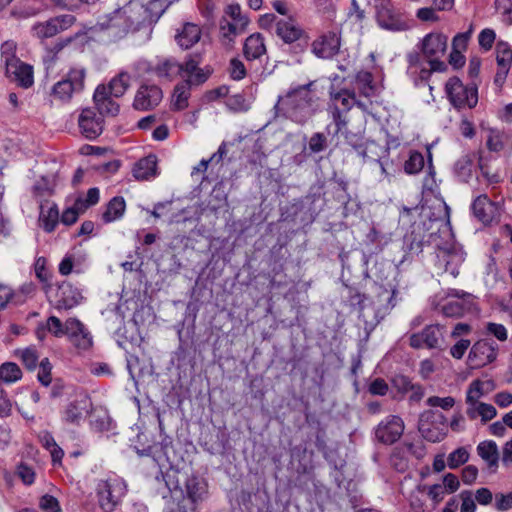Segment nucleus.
I'll list each match as a JSON object with an SVG mask.
<instances>
[{"mask_svg":"<svg viewBox=\"0 0 512 512\" xmlns=\"http://www.w3.org/2000/svg\"><path fill=\"white\" fill-rule=\"evenodd\" d=\"M174 0H118L117 8L98 18L97 31L113 40L156 23Z\"/></svg>","mask_w":512,"mask_h":512,"instance_id":"f257e3e1","label":"nucleus"},{"mask_svg":"<svg viewBox=\"0 0 512 512\" xmlns=\"http://www.w3.org/2000/svg\"><path fill=\"white\" fill-rule=\"evenodd\" d=\"M448 38L440 32H431L423 37L418 44L421 55L427 61L429 70H422V78L431 72H444L446 64L441 60L447 50Z\"/></svg>","mask_w":512,"mask_h":512,"instance_id":"f03ea898","label":"nucleus"},{"mask_svg":"<svg viewBox=\"0 0 512 512\" xmlns=\"http://www.w3.org/2000/svg\"><path fill=\"white\" fill-rule=\"evenodd\" d=\"M310 85L293 89L283 100V104L287 106L289 117L300 124L305 123L314 112L315 97L309 90Z\"/></svg>","mask_w":512,"mask_h":512,"instance_id":"7ed1b4c3","label":"nucleus"},{"mask_svg":"<svg viewBox=\"0 0 512 512\" xmlns=\"http://www.w3.org/2000/svg\"><path fill=\"white\" fill-rule=\"evenodd\" d=\"M127 486L117 475H109L99 479L96 484V495L99 507L104 512H113L125 496Z\"/></svg>","mask_w":512,"mask_h":512,"instance_id":"20e7f679","label":"nucleus"},{"mask_svg":"<svg viewBox=\"0 0 512 512\" xmlns=\"http://www.w3.org/2000/svg\"><path fill=\"white\" fill-rule=\"evenodd\" d=\"M448 100L454 108L473 109L478 103V89L475 85H464L457 77L450 78L445 85Z\"/></svg>","mask_w":512,"mask_h":512,"instance_id":"39448f33","label":"nucleus"},{"mask_svg":"<svg viewBox=\"0 0 512 512\" xmlns=\"http://www.w3.org/2000/svg\"><path fill=\"white\" fill-rule=\"evenodd\" d=\"M76 19L71 14L59 15L46 21L36 22L31 27V34L39 40L52 38L74 25Z\"/></svg>","mask_w":512,"mask_h":512,"instance_id":"423d86ee","label":"nucleus"},{"mask_svg":"<svg viewBox=\"0 0 512 512\" xmlns=\"http://www.w3.org/2000/svg\"><path fill=\"white\" fill-rule=\"evenodd\" d=\"M84 78V68H72L65 79L58 81L53 86L52 95L60 101H69L74 92H78L83 88Z\"/></svg>","mask_w":512,"mask_h":512,"instance_id":"0eeeda50","label":"nucleus"},{"mask_svg":"<svg viewBox=\"0 0 512 512\" xmlns=\"http://www.w3.org/2000/svg\"><path fill=\"white\" fill-rule=\"evenodd\" d=\"M450 298L441 307V312L447 317H461L473 310L475 303L471 294L456 289H451L447 293Z\"/></svg>","mask_w":512,"mask_h":512,"instance_id":"6e6552de","label":"nucleus"},{"mask_svg":"<svg viewBox=\"0 0 512 512\" xmlns=\"http://www.w3.org/2000/svg\"><path fill=\"white\" fill-rule=\"evenodd\" d=\"M167 72L176 70L181 78L184 79L182 83H188L189 85H200L208 79V73L204 72L198 67V63L190 59L183 64H178L172 59L165 60L163 63Z\"/></svg>","mask_w":512,"mask_h":512,"instance_id":"1a4fd4ad","label":"nucleus"},{"mask_svg":"<svg viewBox=\"0 0 512 512\" xmlns=\"http://www.w3.org/2000/svg\"><path fill=\"white\" fill-rule=\"evenodd\" d=\"M405 429L403 419L397 415H389L384 418L375 428V438L386 445L397 442Z\"/></svg>","mask_w":512,"mask_h":512,"instance_id":"9d476101","label":"nucleus"},{"mask_svg":"<svg viewBox=\"0 0 512 512\" xmlns=\"http://www.w3.org/2000/svg\"><path fill=\"white\" fill-rule=\"evenodd\" d=\"M498 345L490 339H481L474 343L469 353L473 368H480L494 362L498 355Z\"/></svg>","mask_w":512,"mask_h":512,"instance_id":"9b49d317","label":"nucleus"},{"mask_svg":"<svg viewBox=\"0 0 512 512\" xmlns=\"http://www.w3.org/2000/svg\"><path fill=\"white\" fill-rule=\"evenodd\" d=\"M442 339L443 327L440 325H428L421 332L410 336V345L416 349H435L440 346Z\"/></svg>","mask_w":512,"mask_h":512,"instance_id":"f8f14e48","label":"nucleus"},{"mask_svg":"<svg viewBox=\"0 0 512 512\" xmlns=\"http://www.w3.org/2000/svg\"><path fill=\"white\" fill-rule=\"evenodd\" d=\"M465 254L460 248L440 249L437 254V266L452 277L459 274V267L464 262Z\"/></svg>","mask_w":512,"mask_h":512,"instance_id":"ddd939ff","label":"nucleus"},{"mask_svg":"<svg viewBox=\"0 0 512 512\" xmlns=\"http://www.w3.org/2000/svg\"><path fill=\"white\" fill-rule=\"evenodd\" d=\"M162 90L156 85H142L136 92L133 106L137 110L146 111L155 108L162 101Z\"/></svg>","mask_w":512,"mask_h":512,"instance_id":"4468645a","label":"nucleus"},{"mask_svg":"<svg viewBox=\"0 0 512 512\" xmlns=\"http://www.w3.org/2000/svg\"><path fill=\"white\" fill-rule=\"evenodd\" d=\"M79 128L88 139H94L103 131V119L91 109H83L78 118Z\"/></svg>","mask_w":512,"mask_h":512,"instance_id":"2eb2a0df","label":"nucleus"},{"mask_svg":"<svg viewBox=\"0 0 512 512\" xmlns=\"http://www.w3.org/2000/svg\"><path fill=\"white\" fill-rule=\"evenodd\" d=\"M340 48V37L335 32H329L316 39L312 44L313 53L323 59L336 55Z\"/></svg>","mask_w":512,"mask_h":512,"instance_id":"dca6fc26","label":"nucleus"},{"mask_svg":"<svg viewBox=\"0 0 512 512\" xmlns=\"http://www.w3.org/2000/svg\"><path fill=\"white\" fill-rule=\"evenodd\" d=\"M68 337L71 343L79 348L86 350L92 345V337L85 329L84 325L76 318L67 320Z\"/></svg>","mask_w":512,"mask_h":512,"instance_id":"f3484780","label":"nucleus"},{"mask_svg":"<svg viewBox=\"0 0 512 512\" xmlns=\"http://www.w3.org/2000/svg\"><path fill=\"white\" fill-rule=\"evenodd\" d=\"M6 74L22 87L28 88L33 84L32 67L21 62L19 59L8 62V66H6Z\"/></svg>","mask_w":512,"mask_h":512,"instance_id":"a211bd4d","label":"nucleus"},{"mask_svg":"<svg viewBox=\"0 0 512 512\" xmlns=\"http://www.w3.org/2000/svg\"><path fill=\"white\" fill-rule=\"evenodd\" d=\"M248 23V20L238 19L234 22L227 17H222L220 21V38L222 43L230 46L234 39L245 31Z\"/></svg>","mask_w":512,"mask_h":512,"instance_id":"6ab92c4d","label":"nucleus"},{"mask_svg":"<svg viewBox=\"0 0 512 512\" xmlns=\"http://www.w3.org/2000/svg\"><path fill=\"white\" fill-rule=\"evenodd\" d=\"M90 408V399L87 396H81L66 407L63 419L70 424H79L89 413Z\"/></svg>","mask_w":512,"mask_h":512,"instance_id":"aec40b11","label":"nucleus"},{"mask_svg":"<svg viewBox=\"0 0 512 512\" xmlns=\"http://www.w3.org/2000/svg\"><path fill=\"white\" fill-rule=\"evenodd\" d=\"M426 415L435 418L437 420V422L441 425V427H429L426 425V423L424 421H422L420 423V427H419V430L422 433V436L426 440L433 442V443L442 441L447 435V430H446L447 419H446V417L441 413L432 412V411L428 412Z\"/></svg>","mask_w":512,"mask_h":512,"instance_id":"412c9836","label":"nucleus"},{"mask_svg":"<svg viewBox=\"0 0 512 512\" xmlns=\"http://www.w3.org/2000/svg\"><path fill=\"white\" fill-rule=\"evenodd\" d=\"M201 38V28L194 23H185L177 30L175 40L184 49H189Z\"/></svg>","mask_w":512,"mask_h":512,"instance_id":"4be33fe9","label":"nucleus"},{"mask_svg":"<svg viewBox=\"0 0 512 512\" xmlns=\"http://www.w3.org/2000/svg\"><path fill=\"white\" fill-rule=\"evenodd\" d=\"M472 210L481 222L490 223L497 215V207L486 195L478 196L473 204Z\"/></svg>","mask_w":512,"mask_h":512,"instance_id":"5701e85b","label":"nucleus"},{"mask_svg":"<svg viewBox=\"0 0 512 512\" xmlns=\"http://www.w3.org/2000/svg\"><path fill=\"white\" fill-rule=\"evenodd\" d=\"M94 102L101 115L116 116L119 105L111 99V95L105 93V85H100L94 92Z\"/></svg>","mask_w":512,"mask_h":512,"instance_id":"b1692460","label":"nucleus"},{"mask_svg":"<svg viewBox=\"0 0 512 512\" xmlns=\"http://www.w3.org/2000/svg\"><path fill=\"white\" fill-rule=\"evenodd\" d=\"M59 222V210L56 204L45 202L40 206L39 224L48 233L54 231Z\"/></svg>","mask_w":512,"mask_h":512,"instance_id":"393cba45","label":"nucleus"},{"mask_svg":"<svg viewBox=\"0 0 512 512\" xmlns=\"http://www.w3.org/2000/svg\"><path fill=\"white\" fill-rule=\"evenodd\" d=\"M497 414L495 407L485 402H477L466 405V415L470 420H476L480 418L483 424L492 420Z\"/></svg>","mask_w":512,"mask_h":512,"instance_id":"a878e982","label":"nucleus"},{"mask_svg":"<svg viewBox=\"0 0 512 512\" xmlns=\"http://www.w3.org/2000/svg\"><path fill=\"white\" fill-rule=\"evenodd\" d=\"M276 34L286 43H292L298 40L302 35V30L291 19L279 20L276 23Z\"/></svg>","mask_w":512,"mask_h":512,"instance_id":"bb28decb","label":"nucleus"},{"mask_svg":"<svg viewBox=\"0 0 512 512\" xmlns=\"http://www.w3.org/2000/svg\"><path fill=\"white\" fill-rule=\"evenodd\" d=\"M330 96L335 109H338L339 111L341 109L343 111H349L355 104L364 109V105L362 103L356 102L355 94L346 89H342L337 92L331 91Z\"/></svg>","mask_w":512,"mask_h":512,"instance_id":"cd10ccee","label":"nucleus"},{"mask_svg":"<svg viewBox=\"0 0 512 512\" xmlns=\"http://www.w3.org/2000/svg\"><path fill=\"white\" fill-rule=\"evenodd\" d=\"M157 159L149 155L140 159L133 168V175L138 180H147L156 174Z\"/></svg>","mask_w":512,"mask_h":512,"instance_id":"c85d7f7f","label":"nucleus"},{"mask_svg":"<svg viewBox=\"0 0 512 512\" xmlns=\"http://www.w3.org/2000/svg\"><path fill=\"white\" fill-rule=\"evenodd\" d=\"M266 52L264 39L260 34L250 35L244 43V54L247 59H258Z\"/></svg>","mask_w":512,"mask_h":512,"instance_id":"c756f323","label":"nucleus"},{"mask_svg":"<svg viewBox=\"0 0 512 512\" xmlns=\"http://www.w3.org/2000/svg\"><path fill=\"white\" fill-rule=\"evenodd\" d=\"M185 490L187 498L192 503H196L197 501L202 500L206 494V483L202 478L191 476L185 481Z\"/></svg>","mask_w":512,"mask_h":512,"instance_id":"7c9ffc66","label":"nucleus"},{"mask_svg":"<svg viewBox=\"0 0 512 512\" xmlns=\"http://www.w3.org/2000/svg\"><path fill=\"white\" fill-rule=\"evenodd\" d=\"M130 84L131 76L126 72H121L105 86V93L113 97H121L130 87Z\"/></svg>","mask_w":512,"mask_h":512,"instance_id":"2f4dec72","label":"nucleus"},{"mask_svg":"<svg viewBox=\"0 0 512 512\" xmlns=\"http://www.w3.org/2000/svg\"><path fill=\"white\" fill-rule=\"evenodd\" d=\"M60 299L58 301L59 308L70 309L77 305L82 296L77 289H74L70 284L63 283L59 287Z\"/></svg>","mask_w":512,"mask_h":512,"instance_id":"473e14b6","label":"nucleus"},{"mask_svg":"<svg viewBox=\"0 0 512 512\" xmlns=\"http://www.w3.org/2000/svg\"><path fill=\"white\" fill-rule=\"evenodd\" d=\"M392 386L402 395L412 391L413 394L411 398L416 400H419L423 396L422 388L412 384L411 380L404 375L394 376L392 378Z\"/></svg>","mask_w":512,"mask_h":512,"instance_id":"72a5a7b5","label":"nucleus"},{"mask_svg":"<svg viewBox=\"0 0 512 512\" xmlns=\"http://www.w3.org/2000/svg\"><path fill=\"white\" fill-rule=\"evenodd\" d=\"M478 455L488 464L495 467L498 464L499 452L497 444L492 440L480 442L477 446Z\"/></svg>","mask_w":512,"mask_h":512,"instance_id":"f704fd0d","label":"nucleus"},{"mask_svg":"<svg viewBox=\"0 0 512 512\" xmlns=\"http://www.w3.org/2000/svg\"><path fill=\"white\" fill-rule=\"evenodd\" d=\"M359 156L365 161L378 162L385 153L382 146L378 145L375 141H366L364 144H360L355 147Z\"/></svg>","mask_w":512,"mask_h":512,"instance_id":"c9c22d12","label":"nucleus"},{"mask_svg":"<svg viewBox=\"0 0 512 512\" xmlns=\"http://www.w3.org/2000/svg\"><path fill=\"white\" fill-rule=\"evenodd\" d=\"M125 207V201L122 197H114L103 213V220L109 223L121 218L125 212Z\"/></svg>","mask_w":512,"mask_h":512,"instance_id":"e433bc0d","label":"nucleus"},{"mask_svg":"<svg viewBox=\"0 0 512 512\" xmlns=\"http://www.w3.org/2000/svg\"><path fill=\"white\" fill-rule=\"evenodd\" d=\"M355 86L365 97H370L375 92V85L373 84L372 74L367 71H360L356 74Z\"/></svg>","mask_w":512,"mask_h":512,"instance_id":"4c0bfd02","label":"nucleus"},{"mask_svg":"<svg viewBox=\"0 0 512 512\" xmlns=\"http://www.w3.org/2000/svg\"><path fill=\"white\" fill-rule=\"evenodd\" d=\"M22 378L20 367L14 362H5L0 365V380L12 384Z\"/></svg>","mask_w":512,"mask_h":512,"instance_id":"58836bf2","label":"nucleus"},{"mask_svg":"<svg viewBox=\"0 0 512 512\" xmlns=\"http://www.w3.org/2000/svg\"><path fill=\"white\" fill-rule=\"evenodd\" d=\"M190 86L188 83H179L172 96V105L176 110H183L188 106L190 96Z\"/></svg>","mask_w":512,"mask_h":512,"instance_id":"ea45409f","label":"nucleus"},{"mask_svg":"<svg viewBox=\"0 0 512 512\" xmlns=\"http://www.w3.org/2000/svg\"><path fill=\"white\" fill-rule=\"evenodd\" d=\"M408 214H419L424 227L429 230L432 228L434 222H436L439 218L438 214L432 211V208L427 205H422L421 207H415L412 209H405Z\"/></svg>","mask_w":512,"mask_h":512,"instance_id":"a19ab883","label":"nucleus"},{"mask_svg":"<svg viewBox=\"0 0 512 512\" xmlns=\"http://www.w3.org/2000/svg\"><path fill=\"white\" fill-rule=\"evenodd\" d=\"M495 52L498 67L510 68L512 64V49L510 45L507 42L498 41Z\"/></svg>","mask_w":512,"mask_h":512,"instance_id":"79ce46f5","label":"nucleus"},{"mask_svg":"<svg viewBox=\"0 0 512 512\" xmlns=\"http://www.w3.org/2000/svg\"><path fill=\"white\" fill-rule=\"evenodd\" d=\"M14 354L21 359L27 369L33 370L36 368L39 360V354L34 347L30 346L23 349H17Z\"/></svg>","mask_w":512,"mask_h":512,"instance_id":"37998d69","label":"nucleus"},{"mask_svg":"<svg viewBox=\"0 0 512 512\" xmlns=\"http://www.w3.org/2000/svg\"><path fill=\"white\" fill-rule=\"evenodd\" d=\"M40 441L42 445L50 452L53 461L60 462L64 455V452L57 445L53 436L48 432H44L43 434L40 435Z\"/></svg>","mask_w":512,"mask_h":512,"instance_id":"c03bdc74","label":"nucleus"},{"mask_svg":"<svg viewBox=\"0 0 512 512\" xmlns=\"http://www.w3.org/2000/svg\"><path fill=\"white\" fill-rule=\"evenodd\" d=\"M470 457V453L466 447H459L448 456L447 465L451 469H456L465 464Z\"/></svg>","mask_w":512,"mask_h":512,"instance_id":"a18cd8bd","label":"nucleus"},{"mask_svg":"<svg viewBox=\"0 0 512 512\" xmlns=\"http://www.w3.org/2000/svg\"><path fill=\"white\" fill-rule=\"evenodd\" d=\"M424 167V157L421 153L414 151L410 153L409 159L405 162L404 169L408 174H416Z\"/></svg>","mask_w":512,"mask_h":512,"instance_id":"49530a36","label":"nucleus"},{"mask_svg":"<svg viewBox=\"0 0 512 512\" xmlns=\"http://www.w3.org/2000/svg\"><path fill=\"white\" fill-rule=\"evenodd\" d=\"M47 331L53 334L55 337H62L68 335L67 321L65 324L61 322L56 316H51L47 319L46 323Z\"/></svg>","mask_w":512,"mask_h":512,"instance_id":"de8ad7c7","label":"nucleus"},{"mask_svg":"<svg viewBox=\"0 0 512 512\" xmlns=\"http://www.w3.org/2000/svg\"><path fill=\"white\" fill-rule=\"evenodd\" d=\"M99 189L90 188L87 192L86 198L79 197L75 202L80 211H85L88 207L93 206L99 201Z\"/></svg>","mask_w":512,"mask_h":512,"instance_id":"09e8293b","label":"nucleus"},{"mask_svg":"<svg viewBox=\"0 0 512 512\" xmlns=\"http://www.w3.org/2000/svg\"><path fill=\"white\" fill-rule=\"evenodd\" d=\"M39 508L44 512H61V506L58 499L49 494H45L40 497Z\"/></svg>","mask_w":512,"mask_h":512,"instance_id":"8fccbe9b","label":"nucleus"},{"mask_svg":"<svg viewBox=\"0 0 512 512\" xmlns=\"http://www.w3.org/2000/svg\"><path fill=\"white\" fill-rule=\"evenodd\" d=\"M496 39V33L493 29L485 28L478 36V43L482 49L488 51L492 48L493 43Z\"/></svg>","mask_w":512,"mask_h":512,"instance_id":"3c124183","label":"nucleus"},{"mask_svg":"<svg viewBox=\"0 0 512 512\" xmlns=\"http://www.w3.org/2000/svg\"><path fill=\"white\" fill-rule=\"evenodd\" d=\"M426 403L430 407H440L443 410H450L455 405V399L451 396L444 398L431 396L426 400Z\"/></svg>","mask_w":512,"mask_h":512,"instance_id":"603ef678","label":"nucleus"},{"mask_svg":"<svg viewBox=\"0 0 512 512\" xmlns=\"http://www.w3.org/2000/svg\"><path fill=\"white\" fill-rule=\"evenodd\" d=\"M461 499L460 512H475L476 504L472 492L464 490L459 494Z\"/></svg>","mask_w":512,"mask_h":512,"instance_id":"864d4df0","label":"nucleus"},{"mask_svg":"<svg viewBox=\"0 0 512 512\" xmlns=\"http://www.w3.org/2000/svg\"><path fill=\"white\" fill-rule=\"evenodd\" d=\"M51 368V364L47 358L40 362V369L37 374V378L44 386H48L51 383Z\"/></svg>","mask_w":512,"mask_h":512,"instance_id":"5fc2aeb1","label":"nucleus"},{"mask_svg":"<svg viewBox=\"0 0 512 512\" xmlns=\"http://www.w3.org/2000/svg\"><path fill=\"white\" fill-rule=\"evenodd\" d=\"M17 475L25 485H32L35 481L34 470L24 463L18 465Z\"/></svg>","mask_w":512,"mask_h":512,"instance_id":"6e6d98bb","label":"nucleus"},{"mask_svg":"<svg viewBox=\"0 0 512 512\" xmlns=\"http://www.w3.org/2000/svg\"><path fill=\"white\" fill-rule=\"evenodd\" d=\"M486 330L489 334L493 335L499 341H506L508 337L507 329L504 325L494 322L486 324Z\"/></svg>","mask_w":512,"mask_h":512,"instance_id":"4d7b16f0","label":"nucleus"},{"mask_svg":"<svg viewBox=\"0 0 512 512\" xmlns=\"http://www.w3.org/2000/svg\"><path fill=\"white\" fill-rule=\"evenodd\" d=\"M226 195L221 189L214 188L211 194L209 206L211 210L217 211L226 205Z\"/></svg>","mask_w":512,"mask_h":512,"instance_id":"13d9d810","label":"nucleus"},{"mask_svg":"<svg viewBox=\"0 0 512 512\" xmlns=\"http://www.w3.org/2000/svg\"><path fill=\"white\" fill-rule=\"evenodd\" d=\"M16 44L13 41H6L1 46V58L4 60L5 66L12 60H18L15 57Z\"/></svg>","mask_w":512,"mask_h":512,"instance_id":"bf43d9fd","label":"nucleus"},{"mask_svg":"<svg viewBox=\"0 0 512 512\" xmlns=\"http://www.w3.org/2000/svg\"><path fill=\"white\" fill-rule=\"evenodd\" d=\"M495 508L501 512L512 509V491L507 494H496Z\"/></svg>","mask_w":512,"mask_h":512,"instance_id":"052dcab7","label":"nucleus"},{"mask_svg":"<svg viewBox=\"0 0 512 512\" xmlns=\"http://www.w3.org/2000/svg\"><path fill=\"white\" fill-rule=\"evenodd\" d=\"M84 211H80L77 207V203L75 202L74 205L68 209H66L62 216H61V222L65 225H72L74 224L79 215L82 214Z\"/></svg>","mask_w":512,"mask_h":512,"instance_id":"680f3d73","label":"nucleus"},{"mask_svg":"<svg viewBox=\"0 0 512 512\" xmlns=\"http://www.w3.org/2000/svg\"><path fill=\"white\" fill-rule=\"evenodd\" d=\"M326 148V137L322 133H315L309 140V149L314 153H319Z\"/></svg>","mask_w":512,"mask_h":512,"instance_id":"e2e57ef3","label":"nucleus"},{"mask_svg":"<svg viewBox=\"0 0 512 512\" xmlns=\"http://www.w3.org/2000/svg\"><path fill=\"white\" fill-rule=\"evenodd\" d=\"M230 75L234 80H241L246 75V69L242 61L232 59L230 62Z\"/></svg>","mask_w":512,"mask_h":512,"instance_id":"0e129e2a","label":"nucleus"},{"mask_svg":"<svg viewBox=\"0 0 512 512\" xmlns=\"http://www.w3.org/2000/svg\"><path fill=\"white\" fill-rule=\"evenodd\" d=\"M469 39L470 32L457 34L452 40V50L463 52L467 48Z\"/></svg>","mask_w":512,"mask_h":512,"instance_id":"69168bd1","label":"nucleus"},{"mask_svg":"<svg viewBox=\"0 0 512 512\" xmlns=\"http://www.w3.org/2000/svg\"><path fill=\"white\" fill-rule=\"evenodd\" d=\"M388 385L387 383L383 380V379H380V378H377L375 380H373L370 385H369V392L372 394V395H378V396H384L387 394L388 392Z\"/></svg>","mask_w":512,"mask_h":512,"instance_id":"338daca9","label":"nucleus"},{"mask_svg":"<svg viewBox=\"0 0 512 512\" xmlns=\"http://www.w3.org/2000/svg\"><path fill=\"white\" fill-rule=\"evenodd\" d=\"M469 387L476 391L480 396L484 397L489 394L493 389V385L490 381L474 380L469 384Z\"/></svg>","mask_w":512,"mask_h":512,"instance_id":"774afa93","label":"nucleus"}]
</instances>
